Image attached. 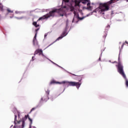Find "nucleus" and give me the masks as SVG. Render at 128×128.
I'll return each instance as SVG.
<instances>
[{
	"label": "nucleus",
	"mask_w": 128,
	"mask_h": 128,
	"mask_svg": "<svg viewBox=\"0 0 128 128\" xmlns=\"http://www.w3.org/2000/svg\"><path fill=\"white\" fill-rule=\"evenodd\" d=\"M119 0H110V1L106 2V3H100V10L101 12H106L110 10V6L112 4H114V2H116Z\"/></svg>",
	"instance_id": "obj_1"
},
{
	"label": "nucleus",
	"mask_w": 128,
	"mask_h": 128,
	"mask_svg": "<svg viewBox=\"0 0 128 128\" xmlns=\"http://www.w3.org/2000/svg\"><path fill=\"white\" fill-rule=\"evenodd\" d=\"M116 66L118 67V72H119L122 76H123L124 78L126 80V85L127 87H128V78H126V74H124V66H122V62L120 60V57H118V64L116 65Z\"/></svg>",
	"instance_id": "obj_2"
},
{
	"label": "nucleus",
	"mask_w": 128,
	"mask_h": 128,
	"mask_svg": "<svg viewBox=\"0 0 128 128\" xmlns=\"http://www.w3.org/2000/svg\"><path fill=\"white\" fill-rule=\"evenodd\" d=\"M83 76H78V78L79 79V82H68V81H62V84H66L68 86H76V88L78 90L80 88V86H82V80Z\"/></svg>",
	"instance_id": "obj_3"
},
{
	"label": "nucleus",
	"mask_w": 128,
	"mask_h": 128,
	"mask_svg": "<svg viewBox=\"0 0 128 128\" xmlns=\"http://www.w3.org/2000/svg\"><path fill=\"white\" fill-rule=\"evenodd\" d=\"M60 10H62L60 9L52 10V11H50L49 13L43 16L42 17H40L38 20H38H46V18H50L51 16L54 18L56 14V12H60Z\"/></svg>",
	"instance_id": "obj_4"
},
{
	"label": "nucleus",
	"mask_w": 128,
	"mask_h": 128,
	"mask_svg": "<svg viewBox=\"0 0 128 128\" xmlns=\"http://www.w3.org/2000/svg\"><path fill=\"white\" fill-rule=\"evenodd\" d=\"M63 8H66L68 12H74V7L72 4H70V6H64Z\"/></svg>",
	"instance_id": "obj_5"
},
{
	"label": "nucleus",
	"mask_w": 128,
	"mask_h": 128,
	"mask_svg": "<svg viewBox=\"0 0 128 128\" xmlns=\"http://www.w3.org/2000/svg\"><path fill=\"white\" fill-rule=\"evenodd\" d=\"M39 54V56H40V54H42V56H44V54H42V50L40 49L36 50L35 51L34 54Z\"/></svg>",
	"instance_id": "obj_6"
},
{
	"label": "nucleus",
	"mask_w": 128,
	"mask_h": 128,
	"mask_svg": "<svg viewBox=\"0 0 128 128\" xmlns=\"http://www.w3.org/2000/svg\"><path fill=\"white\" fill-rule=\"evenodd\" d=\"M66 34H68V33H66V32H64L62 33V35L58 37L56 40H62V38H64V36H66Z\"/></svg>",
	"instance_id": "obj_7"
},
{
	"label": "nucleus",
	"mask_w": 128,
	"mask_h": 128,
	"mask_svg": "<svg viewBox=\"0 0 128 128\" xmlns=\"http://www.w3.org/2000/svg\"><path fill=\"white\" fill-rule=\"evenodd\" d=\"M50 99L48 95L44 96L42 98L41 100H43L44 102H48V100Z\"/></svg>",
	"instance_id": "obj_8"
},
{
	"label": "nucleus",
	"mask_w": 128,
	"mask_h": 128,
	"mask_svg": "<svg viewBox=\"0 0 128 128\" xmlns=\"http://www.w3.org/2000/svg\"><path fill=\"white\" fill-rule=\"evenodd\" d=\"M33 44L34 46L38 44V40H36V33L35 36L33 38Z\"/></svg>",
	"instance_id": "obj_9"
},
{
	"label": "nucleus",
	"mask_w": 128,
	"mask_h": 128,
	"mask_svg": "<svg viewBox=\"0 0 128 128\" xmlns=\"http://www.w3.org/2000/svg\"><path fill=\"white\" fill-rule=\"evenodd\" d=\"M80 2L78 0H75L74 6H80Z\"/></svg>",
	"instance_id": "obj_10"
},
{
	"label": "nucleus",
	"mask_w": 128,
	"mask_h": 128,
	"mask_svg": "<svg viewBox=\"0 0 128 128\" xmlns=\"http://www.w3.org/2000/svg\"><path fill=\"white\" fill-rule=\"evenodd\" d=\"M16 118H18V116H16V115L14 116V124H20V121H18L16 120Z\"/></svg>",
	"instance_id": "obj_11"
},
{
	"label": "nucleus",
	"mask_w": 128,
	"mask_h": 128,
	"mask_svg": "<svg viewBox=\"0 0 128 128\" xmlns=\"http://www.w3.org/2000/svg\"><path fill=\"white\" fill-rule=\"evenodd\" d=\"M87 8H88V10H90V8H92V6H90V2L89 1L88 2V3L87 4Z\"/></svg>",
	"instance_id": "obj_12"
},
{
	"label": "nucleus",
	"mask_w": 128,
	"mask_h": 128,
	"mask_svg": "<svg viewBox=\"0 0 128 128\" xmlns=\"http://www.w3.org/2000/svg\"><path fill=\"white\" fill-rule=\"evenodd\" d=\"M90 0H81V2H82V4H86V2H89Z\"/></svg>",
	"instance_id": "obj_13"
},
{
	"label": "nucleus",
	"mask_w": 128,
	"mask_h": 128,
	"mask_svg": "<svg viewBox=\"0 0 128 128\" xmlns=\"http://www.w3.org/2000/svg\"><path fill=\"white\" fill-rule=\"evenodd\" d=\"M46 95L47 96H50V90H48V88H46Z\"/></svg>",
	"instance_id": "obj_14"
},
{
	"label": "nucleus",
	"mask_w": 128,
	"mask_h": 128,
	"mask_svg": "<svg viewBox=\"0 0 128 128\" xmlns=\"http://www.w3.org/2000/svg\"><path fill=\"white\" fill-rule=\"evenodd\" d=\"M62 82H56L55 80H52V81L50 82V84H62Z\"/></svg>",
	"instance_id": "obj_15"
},
{
	"label": "nucleus",
	"mask_w": 128,
	"mask_h": 128,
	"mask_svg": "<svg viewBox=\"0 0 128 128\" xmlns=\"http://www.w3.org/2000/svg\"><path fill=\"white\" fill-rule=\"evenodd\" d=\"M36 110V107L32 108L30 111V113L32 112H34V110Z\"/></svg>",
	"instance_id": "obj_16"
},
{
	"label": "nucleus",
	"mask_w": 128,
	"mask_h": 128,
	"mask_svg": "<svg viewBox=\"0 0 128 128\" xmlns=\"http://www.w3.org/2000/svg\"><path fill=\"white\" fill-rule=\"evenodd\" d=\"M84 17L80 18V16H78V20H84Z\"/></svg>",
	"instance_id": "obj_17"
},
{
	"label": "nucleus",
	"mask_w": 128,
	"mask_h": 128,
	"mask_svg": "<svg viewBox=\"0 0 128 128\" xmlns=\"http://www.w3.org/2000/svg\"><path fill=\"white\" fill-rule=\"evenodd\" d=\"M37 24H38V23L36 22H34L32 23L33 26H36Z\"/></svg>",
	"instance_id": "obj_18"
},
{
	"label": "nucleus",
	"mask_w": 128,
	"mask_h": 128,
	"mask_svg": "<svg viewBox=\"0 0 128 128\" xmlns=\"http://www.w3.org/2000/svg\"><path fill=\"white\" fill-rule=\"evenodd\" d=\"M28 118H28H30V116H28V115H26L25 116H24V118H25L26 120V118Z\"/></svg>",
	"instance_id": "obj_19"
},
{
	"label": "nucleus",
	"mask_w": 128,
	"mask_h": 128,
	"mask_svg": "<svg viewBox=\"0 0 128 128\" xmlns=\"http://www.w3.org/2000/svg\"><path fill=\"white\" fill-rule=\"evenodd\" d=\"M24 121L22 122V127L24 128Z\"/></svg>",
	"instance_id": "obj_20"
},
{
	"label": "nucleus",
	"mask_w": 128,
	"mask_h": 128,
	"mask_svg": "<svg viewBox=\"0 0 128 128\" xmlns=\"http://www.w3.org/2000/svg\"><path fill=\"white\" fill-rule=\"evenodd\" d=\"M39 30H40V28H38L36 30V34H38V32Z\"/></svg>",
	"instance_id": "obj_21"
},
{
	"label": "nucleus",
	"mask_w": 128,
	"mask_h": 128,
	"mask_svg": "<svg viewBox=\"0 0 128 128\" xmlns=\"http://www.w3.org/2000/svg\"><path fill=\"white\" fill-rule=\"evenodd\" d=\"M63 2H70V0H63Z\"/></svg>",
	"instance_id": "obj_22"
},
{
	"label": "nucleus",
	"mask_w": 128,
	"mask_h": 128,
	"mask_svg": "<svg viewBox=\"0 0 128 128\" xmlns=\"http://www.w3.org/2000/svg\"><path fill=\"white\" fill-rule=\"evenodd\" d=\"M38 26H40V25L38 24L35 26L36 28H38Z\"/></svg>",
	"instance_id": "obj_23"
},
{
	"label": "nucleus",
	"mask_w": 128,
	"mask_h": 128,
	"mask_svg": "<svg viewBox=\"0 0 128 128\" xmlns=\"http://www.w3.org/2000/svg\"><path fill=\"white\" fill-rule=\"evenodd\" d=\"M124 44H126V43H124V44H122V47H121L122 48H124Z\"/></svg>",
	"instance_id": "obj_24"
},
{
	"label": "nucleus",
	"mask_w": 128,
	"mask_h": 128,
	"mask_svg": "<svg viewBox=\"0 0 128 128\" xmlns=\"http://www.w3.org/2000/svg\"><path fill=\"white\" fill-rule=\"evenodd\" d=\"M8 12H12L10 11V10H8Z\"/></svg>",
	"instance_id": "obj_25"
},
{
	"label": "nucleus",
	"mask_w": 128,
	"mask_h": 128,
	"mask_svg": "<svg viewBox=\"0 0 128 128\" xmlns=\"http://www.w3.org/2000/svg\"><path fill=\"white\" fill-rule=\"evenodd\" d=\"M74 14L76 15V11H74Z\"/></svg>",
	"instance_id": "obj_26"
},
{
	"label": "nucleus",
	"mask_w": 128,
	"mask_h": 128,
	"mask_svg": "<svg viewBox=\"0 0 128 128\" xmlns=\"http://www.w3.org/2000/svg\"><path fill=\"white\" fill-rule=\"evenodd\" d=\"M60 16H64V14H60Z\"/></svg>",
	"instance_id": "obj_27"
},
{
	"label": "nucleus",
	"mask_w": 128,
	"mask_h": 128,
	"mask_svg": "<svg viewBox=\"0 0 128 128\" xmlns=\"http://www.w3.org/2000/svg\"><path fill=\"white\" fill-rule=\"evenodd\" d=\"M46 36H48V34H44V37L46 38Z\"/></svg>",
	"instance_id": "obj_28"
},
{
	"label": "nucleus",
	"mask_w": 128,
	"mask_h": 128,
	"mask_svg": "<svg viewBox=\"0 0 128 128\" xmlns=\"http://www.w3.org/2000/svg\"><path fill=\"white\" fill-rule=\"evenodd\" d=\"M34 56L32 57V60H34Z\"/></svg>",
	"instance_id": "obj_29"
},
{
	"label": "nucleus",
	"mask_w": 128,
	"mask_h": 128,
	"mask_svg": "<svg viewBox=\"0 0 128 128\" xmlns=\"http://www.w3.org/2000/svg\"><path fill=\"white\" fill-rule=\"evenodd\" d=\"M126 2H128V0H126Z\"/></svg>",
	"instance_id": "obj_30"
},
{
	"label": "nucleus",
	"mask_w": 128,
	"mask_h": 128,
	"mask_svg": "<svg viewBox=\"0 0 128 128\" xmlns=\"http://www.w3.org/2000/svg\"><path fill=\"white\" fill-rule=\"evenodd\" d=\"M54 44V43H52V44Z\"/></svg>",
	"instance_id": "obj_31"
},
{
	"label": "nucleus",
	"mask_w": 128,
	"mask_h": 128,
	"mask_svg": "<svg viewBox=\"0 0 128 128\" xmlns=\"http://www.w3.org/2000/svg\"><path fill=\"white\" fill-rule=\"evenodd\" d=\"M54 44V43H52V44Z\"/></svg>",
	"instance_id": "obj_32"
},
{
	"label": "nucleus",
	"mask_w": 128,
	"mask_h": 128,
	"mask_svg": "<svg viewBox=\"0 0 128 128\" xmlns=\"http://www.w3.org/2000/svg\"><path fill=\"white\" fill-rule=\"evenodd\" d=\"M54 44V43H52V44Z\"/></svg>",
	"instance_id": "obj_33"
}]
</instances>
